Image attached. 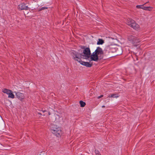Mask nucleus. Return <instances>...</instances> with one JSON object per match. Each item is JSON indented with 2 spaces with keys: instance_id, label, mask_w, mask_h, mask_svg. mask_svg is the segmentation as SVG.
<instances>
[{
  "instance_id": "f257e3e1",
  "label": "nucleus",
  "mask_w": 155,
  "mask_h": 155,
  "mask_svg": "<svg viewBox=\"0 0 155 155\" xmlns=\"http://www.w3.org/2000/svg\"><path fill=\"white\" fill-rule=\"evenodd\" d=\"M105 56L103 49L98 47L91 55V61H97L104 59Z\"/></svg>"
},
{
  "instance_id": "f03ea898",
  "label": "nucleus",
  "mask_w": 155,
  "mask_h": 155,
  "mask_svg": "<svg viewBox=\"0 0 155 155\" xmlns=\"http://www.w3.org/2000/svg\"><path fill=\"white\" fill-rule=\"evenodd\" d=\"M81 48L83 49L82 53L81 54V58L87 59L90 58L91 59V52L89 48H85L84 46H82Z\"/></svg>"
},
{
  "instance_id": "7ed1b4c3",
  "label": "nucleus",
  "mask_w": 155,
  "mask_h": 155,
  "mask_svg": "<svg viewBox=\"0 0 155 155\" xmlns=\"http://www.w3.org/2000/svg\"><path fill=\"white\" fill-rule=\"evenodd\" d=\"M73 59L75 61H77L79 62L81 60V54L79 53L78 52L73 50L71 53Z\"/></svg>"
},
{
  "instance_id": "20e7f679",
  "label": "nucleus",
  "mask_w": 155,
  "mask_h": 155,
  "mask_svg": "<svg viewBox=\"0 0 155 155\" xmlns=\"http://www.w3.org/2000/svg\"><path fill=\"white\" fill-rule=\"evenodd\" d=\"M127 24L135 30L138 29L139 26L135 21L131 18H129L127 20Z\"/></svg>"
},
{
  "instance_id": "39448f33",
  "label": "nucleus",
  "mask_w": 155,
  "mask_h": 155,
  "mask_svg": "<svg viewBox=\"0 0 155 155\" xmlns=\"http://www.w3.org/2000/svg\"><path fill=\"white\" fill-rule=\"evenodd\" d=\"M51 130L52 133L57 137H60L61 134V131L59 127H52Z\"/></svg>"
},
{
  "instance_id": "423d86ee",
  "label": "nucleus",
  "mask_w": 155,
  "mask_h": 155,
  "mask_svg": "<svg viewBox=\"0 0 155 155\" xmlns=\"http://www.w3.org/2000/svg\"><path fill=\"white\" fill-rule=\"evenodd\" d=\"M128 39L130 42L132 44L137 43L140 42V41L138 40L137 38L134 36L130 35L128 36Z\"/></svg>"
},
{
  "instance_id": "0eeeda50",
  "label": "nucleus",
  "mask_w": 155,
  "mask_h": 155,
  "mask_svg": "<svg viewBox=\"0 0 155 155\" xmlns=\"http://www.w3.org/2000/svg\"><path fill=\"white\" fill-rule=\"evenodd\" d=\"M18 8L20 10H30V9L28 6L26 5V4L24 3H22L19 4L18 5Z\"/></svg>"
},
{
  "instance_id": "6e6552de",
  "label": "nucleus",
  "mask_w": 155,
  "mask_h": 155,
  "mask_svg": "<svg viewBox=\"0 0 155 155\" xmlns=\"http://www.w3.org/2000/svg\"><path fill=\"white\" fill-rule=\"evenodd\" d=\"M17 97L21 101H22L24 98V94L20 92H15Z\"/></svg>"
},
{
  "instance_id": "1a4fd4ad",
  "label": "nucleus",
  "mask_w": 155,
  "mask_h": 155,
  "mask_svg": "<svg viewBox=\"0 0 155 155\" xmlns=\"http://www.w3.org/2000/svg\"><path fill=\"white\" fill-rule=\"evenodd\" d=\"M79 63H80L81 64L87 67H91L92 66V64H90L89 62L83 61L81 60Z\"/></svg>"
},
{
  "instance_id": "9d476101",
  "label": "nucleus",
  "mask_w": 155,
  "mask_h": 155,
  "mask_svg": "<svg viewBox=\"0 0 155 155\" xmlns=\"http://www.w3.org/2000/svg\"><path fill=\"white\" fill-rule=\"evenodd\" d=\"M2 92L3 93L8 94H9V93L10 92H12V91L7 89L5 88L3 90Z\"/></svg>"
},
{
  "instance_id": "9b49d317",
  "label": "nucleus",
  "mask_w": 155,
  "mask_h": 155,
  "mask_svg": "<svg viewBox=\"0 0 155 155\" xmlns=\"http://www.w3.org/2000/svg\"><path fill=\"white\" fill-rule=\"evenodd\" d=\"M104 43V41L103 40L101 39H99L97 43V45H102Z\"/></svg>"
},
{
  "instance_id": "f8f14e48",
  "label": "nucleus",
  "mask_w": 155,
  "mask_h": 155,
  "mask_svg": "<svg viewBox=\"0 0 155 155\" xmlns=\"http://www.w3.org/2000/svg\"><path fill=\"white\" fill-rule=\"evenodd\" d=\"M144 10L147 11H151L152 10L153 8L151 7H143Z\"/></svg>"
},
{
  "instance_id": "ddd939ff",
  "label": "nucleus",
  "mask_w": 155,
  "mask_h": 155,
  "mask_svg": "<svg viewBox=\"0 0 155 155\" xmlns=\"http://www.w3.org/2000/svg\"><path fill=\"white\" fill-rule=\"evenodd\" d=\"M147 3V2L146 3H145L143 5H137L136 6V8H141L144 10V8H143V7H145L143 5Z\"/></svg>"
},
{
  "instance_id": "4468645a",
  "label": "nucleus",
  "mask_w": 155,
  "mask_h": 155,
  "mask_svg": "<svg viewBox=\"0 0 155 155\" xmlns=\"http://www.w3.org/2000/svg\"><path fill=\"white\" fill-rule=\"evenodd\" d=\"M8 97L9 98H14L15 97V96L14 94L12 93V91L10 92L9 93V94H8Z\"/></svg>"
},
{
  "instance_id": "2eb2a0df",
  "label": "nucleus",
  "mask_w": 155,
  "mask_h": 155,
  "mask_svg": "<svg viewBox=\"0 0 155 155\" xmlns=\"http://www.w3.org/2000/svg\"><path fill=\"white\" fill-rule=\"evenodd\" d=\"M79 102L80 104L81 107H84L86 105L85 103L82 101H80Z\"/></svg>"
},
{
  "instance_id": "dca6fc26",
  "label": "nucleus",
  "mask_w": 155,
  "mask_h": 155,
  "mask_svg": "<svg viewBox=\"0 0 155 155\" xmlns=\"http://www.w3.org/2000/svg\"><path fill=\"white\" fill-rule=\"evenodd\" d=\"M109 97H113L117 98L118 97V96L117 94H113L111 95H110L109 96Z\"/></svg>"
},
{
  "instance_id": "f3484780",
  "label": "nucleus",
  "mask_w": 155,
  "mask_h": 155,
  "mask_svg": "<svg viewBox=\"0 0 155 155\" xmlns=\"http://www.w3.org/2000/svg\"><path fill=\"white\" fill-rule=\"evenodd\" d=\"M48 8V7H41L40 8L39 10V11H41L42 10H44L45 9H47Z\"/></svg>"
},
{
  "instance_id": "a211bd4d",
  "label": "nucleus",
  "mask_w": 155,
  "mask_h": 155,
  "mask_svg": "<svg viewBox=\"0 0 155 155\" xmlns=\"http://www.w3.org/2000/svg\"><path fill=\"white\" fill-rule=\"evenodd\" d=\"M95 152L96 155H101L99 151L97 150H95Z\"/></svg>"
},
{
  "instance_id": "6ab92c4d",
  "label": "nucleus",
  "mask_w": 155,
  "mask_h": 155,
  "mask_svg": "<svg viewBox=\"0 0 155 155\" xmlns=\"http://www.w3.org/2000/svg\"><path fill=\"white\" fill-rule=\"evenodd\" d=\"M104 96V95H101V96H98V97H97V99H100V98L103 97Z\"/></svg>"
},
{
  "instance_id": "aec40b11",
  "label": "nucleus",
  "mask_w": 155,
  "mask_h": 155,
  "mask_svg": "<svg viewBox=\"0 0 155 155\" xmlns=\"http://www.w3.org/2000/svg\"><path fill=\"white\" fill-rule=\"evenodd\" d=\"M42 111L43 112H45L47 111V110H42Z\"/></svg>"
},
{
  "instance_id": "412c9836",
  "label": "nucleus",
  "mask_w": 155,
  "mask_h": 155,
  "mask_svg": "<svg viewBox=\"0 0 155 155\" xmlns=\"http://www.w3.org/2000/svg\"><path fill=\"white\" fill-rule=\"evenodd\" d=\"M48 115H49L51 114V113L50 112V111H49L48 112Z\"/></svg>"
},
{
  "instance_id": "4be33fe9",
  "label": "nucleus",
  "mask_w": 155,
  "mask_h": 155,
  "mask_svg": "<svg viewBox=\"0 0 155 155\" xmlns=\"http://www.w3.org/2000/svg\"><path fill=\"white\" fill-rule=\"evenodd\" d=\"M38 114L42 115V114L38 112Z\"/></svg>"
},
{
  "instance_id": "5701e85b",
  "label": "nucleus",
  "mask_w": 155,
  "mask_h": 155,
  "mask_svg": "<svg viewBox=\"0 0 155 155\" xmlns=\"http://www.w3.org/2000/svg\"><path fill=\"white\" fill-rule=\"evenodd\" d=\"M102 107H105V106H104V105H103L102 106Z\"/></svg>"
},
{
  "instance_id": "b1692460",
  "label": "nucleus",
  "mask_w": 155,
  "mask_h": 155,
  "mask_svg": "<svg viewBox=\"0 0 155 155\" xmlns=\"http://www.w3.org/2000/svg\"><path fill=\"white\" fill-rule=\"evenodd\" d=\"M41 155V154H40V155Z\"/></svg>"
}]
</instances>
